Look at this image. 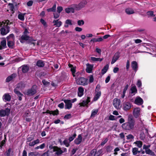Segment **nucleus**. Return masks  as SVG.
Here are the masks:
<instances>
[{
    "mask_svg": "<svg viewBox=\"0 0 156 156\" xmlns=\"http://www.w3.org/2000/svg\"><path fill=\"white\" fill-rule=\"evenodd\" d=\"M135 43L136 44H139L141 43L142 41L140 39H136L133 40Z\"/></svg>",
    "mask_w": 156,
    "mask_h": 156,
    "instance_id": "57",
    "label": "nucleus"
},
{
    "mask_svg": "<svg viewBox=\"0 0 156 156\" xmlns=\"http://www.w3.org/2000/svg\"><path fill=\"white\" fill-rule=\"evenodd\" d=\"M90 101V98L88 97L86 100L83 101L82 102L80 103V105L81 106H84L87 105Z\"/></svg>",
    "mask_w": 156,
    "mask_h": 156,
    "instance_id": "17",
    "label": "nucleus"
},
{
    "mask_svg": "<svg viewBox=\"0 0 156 156\" xmlns=\"http://www.w3.org/2000/svg\"><path fill=\"white\" fill-rule=\"evenodd\" d=\"M138 149L137 148L135 147L133 149L132 152L133 154L135 155L136 154L138 153Z\"/></svg>",
    "mask_w": 156,
    "mask_h": 156,
    "instance_id": "43",
    "label": "nucleus"
},
{
    "mask_svg": "<svg viewBox=\"0 0 156 156\" xmlns=\"http://www.w3.org/2000/svg\"><path fill=\"white\" fill-rule=\"evenodd\" d=\"M42 82L44 85L46 86L48 85L49 84V82L46 81L44 80H43Z\"/></svg>",
    "mask_w": 156,
    "mask_h": 156,
    "instance_id": "58",
    "label": "nucleus"
},
{
    "mask_svg": "<svg viewBox=\"0 0 156 156\" xmlns=\"http://www.w3.org/2000/svg\"><path fill=\"white\" fill-rule=\"evenodd\" d=\"M26 14V13L19 12L18 15V18L20 20L23 21L25 19V16Z\"/></svg>",
    "mask_w": 156,
    "mask_h": 156,
    "instance_id": "18",
    "label": "nucleus"
},
{
    "mask_svg": "<svg viewBox=\"0 0 156 156\" xmlns=\"http://www.w3.org/2000/svg\"><path fill=\"white\" fill-rule=\"evenodd\" d=\"M90 59L91 61L94 62L98 61L101 62L103 60V58H96L94 57H91L90 58Z\"/></svg>",
    "mask_w": 156,
    "mask_h": 156,
    "instance_id": "32",
    "label": "nucleus"
},
{
    "mask_svg": "<svg viewBox=\"0 0 156 156\" xmlns=\"http://www.w3.org/2000/svg\"><path fill=\"white\" fill-rule=\"evenodd\" d=\"M10 109L7 108L5 110H1L0 111V116L3 117L9 114Z\"/></svg>",
    "mask_w": 156,
    "mask_h": 156,
    "instance_id": "8",
    "label": "nucleus"
},
{
    "mask_svg": "<svg viewBox=\"0 0 156 156\" xmlns=\"http://www.w3.org/2000/svg\"><path fill=\"white\" fill-rule=\"evenodd\" d=\"M134 124V121L132 116L129 115L128 116V122L123 124L122 125V127L125 129L130 130L133 128Z\"/></svg>",
    "mask_w": 156,
    "mask_h": 156,
    "instance_id": "1",
    "label": "nucleus"
},
{
    "mask_svg": "<svg viewBox=\"0 0 156 156\" xmlns=\"http://www.w3.org/2000/svg\"><path fill=\"white\" fill-rule=\"evenodd\" d=\"M101 94V91H98L96 93L95 95L94 98V101H96L99 98Z\"/></svg>",
    "mask_w": 156,
    "mask_h": 156,
    "instance_id": "27",
    "label": "nucleus"
},
{
    "mask_svg": "<svg viewBox=\"0 0 156 156\" xmlns=\"http://www.w3.org/2000/svg\"><path fill=\"white\" fill-rule=\"evenodd\" d=\"M29 146L32 147V146H34L35 144L34 141H32L30 142L29 143Z\"/></svg>",
    "mask_w": 156,
    "mask_h": 156,
    "instance_id": "64",
    "label": "nucleus"
},
{
    "mask_svg": "<svg viewBox=\"0 0 156 156\" xmlns=\"http://www.w3.org/2000/svg\"><path fill=\"white\" fill-rule=\"evenodd\" d=\"M25 83L21 82L17 85L15 89H16V90H17V89H21L25 87Z\"/></svg>",
    "mask_w": 156,
    "mask_h": 156,
    "instance_id": "19",
    "label": "nucleus"
},
{
    "mask_svg": "<svg viewBox=\"0 0 156 156\" xmlns=\"http://www.w3.org/2000/svg\"><path fill=\"white\" fill-rule=\"evenodd\" d=\"M14 92L19 97V100L20 101L22 100L21 97L23 96V95L21 94L20 92L18 90H16V89H14Z\"/></svg>",
    "mask_w": 156,
    "mask_h": 156,
    "instance_id": "26",
    "label": "nucleus"
},
{
    "mask_svg": "<svg viewBox=\"0 0 156 156\" xmlns=\"http://www.w3.org/2000/svg\"><path fill=\"white\" fill-rule=\"evenodd\" d=\"M145 152L146 154L151 155H153L154 154V152L149 149L145 151Z\"/></svg>",
    "mask_w": 156,
    "mask_h": 156,
    "instance_id": "41",
    "label": "nucleus"
},
{
    "mask_svg": "<svg viewBox=\"0 0 156 156\" xmlns=\"http://www.w3.org/2000/svg\"><path fill=\"white\" fill-rule=\"evenodd\" d=\"M121 101L118 98H115L114 99L113 101V105L114 107L117 109H118L120 108Z\"/></svg>",
    "mask_w": 156,
    "mask_h": 156,
    "instance_id": "7",
    "label": "nucleus"
},
{
    "mask_svg": "<svg viewBox=\"0 0 156 156\" xmlns=\"http://www.w3.org/2000/svg\"><path fill=\"white\" fill-rule=\"evenodd\" d=\"M84 89L81 87H80L78 88V95L80 97H82L83 94Z\"/></svg>",
    "mask_w": 156,
    "mask_h": 156,
    "instance_id": "20",
    "label": "nucleus"
},
{
    "mask_svg": "<svg viewBox=\"0 0 156 156\" xmlns=\"http://www.w3.org/2000/svg\"><path fill=\"white\" fill-rule=\"evenodd\" d=\"M87 3V2L84 1L81 2L78 5H74L75 9L76 10H79L83 7Z\"/></svg>",
    "mask_w": 156,
    "mask_h": 156,
    "instance_id": "6",
    "label": "nucleus"
},
{
    "mask_svg": "<svg viewBox=\"0 0 156 156\" xmlns=\"http://www.w3.org/2000/svg\"><path fill=\"white\" fill-rule=\"evenodd\" d=\"M108 119L110 120H115V117L114 115H110Z\"/></svg>",
    "mask_w": 156,
    "mask_h": 156,
    "instance_id": "50",
    "label": "nucleus"
},
{
    "mask_svg": "<svg viewBox=\"0 0 156 156\" xmlns=\"http://www.w3.org/2000/svg\"><path fill=\"white\" fill-rule=\"evenodd\" d=\"M129 86L128 84H126L125 86V87L123 90V92L124 93H126V90H127Z\"/></svg>",
    "mask_w": 156,
    "mask_h": 156,
    "instance_id": "59",
    "label": "nucleus"
},
{
    "mask_svg": "<svg viewBox=\"0 0 156 156\" xmlns=\"http://www.w3.org/2000/svg\"><path fill=\"white\" fill-rule=\"evenodd\" d=\"M29 32L27 29H25L23 32V34L20 39V41L21 43H23L25 41L29 39V37L27 35Z\"/></svg>",
    "mask_w": 156,
    "mask_h": 156,
    "instance_id": "4",
    "label": "nucleus"
},
{
    "mask_svg": "<svg viewBox=\"0 0 156 156\" xmlns=\"http://www.w3.org/2000/svg\"><path fill=\"white\" fill-rule=\"evenodd\" d=\"M71 71L73 75V76H76V74H77V73H76V69H71Z\"/></svg>",
    "mask_w": 156,
    "mask_h": 156,
    "instance_id": "48",
    "label": "nucleus"
},
{
    "mask_svg": "<svg viewBox=\"0 0 156 156\" xmlns=\"http://www.w3.org/2000/svg\"><path fill=\"white\" fill-rule=\"evenodd\" d=\"M38 153L37 152H33L30 153L29 154V156H37Z\"/></svg>",
    "mask_w": 156,
    "mask_h": 156,
    "instance_id": "45",
    "label": "nucleus"
},
{
    "mask_svg": "<svg viewBox=\"0 0 156 156\" xmlns=\"http://www.w3.org/2000/svg\"><path fill=\"white\" fill-rule=\"evenodd\" d=\"M6 41L5 40L2 41L0 45V49H4L6 47Z\"/></svg>",
    "mask_w": 156,
    "mask_h": 156,
    "instance_id": "29",
    "label": "nucleus"
},
{
    "mask_svg": "<svg viewBox=\"0 0 156 156\" xmlns=\"http://www.w3.org/2000/svg\"><path fill=\"white\" fill-rule=\"evenodd\" d=\"M75 30L77 31L80 32L81 31L82 29L81 28L78 27H76L75 28Z\"/></svg>",
    "mask_w": 156,
    "mask_h": 156,
    "instance_id": "62",
    "label": "nucleus"
},
{
    "mask_svg": "<svg viewBox=\"0 0 156 156\" xmlns=\"http://www.w3.org/2000/svg\"><path fill=\"white\" fill-rule=\"evenodd\" d=\"M53 23H54V25H56L57 27H60L62 24V23L60 21H58V20H54Z\"/></svg>",
    "mask_w": 156,
    "mask_h": 156,
    "instance_id": "31",
    "label": "nucleus"
},
{
    "mask_svg": "<svg viewBox=\"0 0 156 156\" xmlns=\"http://www.w3.org/2000/svg\"><path fill=\"white\" fill-rule=\"evenodd\" d=\"M73 24L72 21L71 20L68 19L66 20L65 22L64 27L67 28L69 27V25H72Z\"/></svg>",
    "mask_w": 156,
    "mask_h": 156,
    "instance_id": "23",
    "label": "nucleus"
},
{
    "mask_svg": "<svg viewBox=\"0 0 156 156\" xmlns=\"http://www.w3.org/2000/svg\"><path fill=\"white\" fill-rule=\"evenodd\" d=\"M64 102L65 103V108L69 109L71 108L72 104L71 100L68 99L65 100H64Z\"/></svg>",
    "mask_w": 156,
    "mask_h": 156,
    "instance_id": "10",
    "label": "nucleus"
},
{
    "mask_svg": "<svg viewBox=\"0 0 156 156\" xmlns=\"http://www.w3.org/2000/svg\"><path fill=\"white\" fill-rule=\"evenodd\" d=\"M150 145H146L145 144H144L143 146V149L145 150V151L147 150V149H149V148L150 147Z\"/></svg>",
    "mask_w": 156,
    "mask_h": 156,
    "instance_id": "52",
    "label": "nucleus"
},
{
    "mask_svg": "<svg viewBox=\"0 0 156 156\" xmlns=\"http://www.w3.org/2000/svg\"><path fill=\"white\" fill-rule=\"evenodd\" d=\"M143 99L140 97H137L135 100V103L138 105H140L143 103Z\"/></svg>",
    "mask_w": 156,
    "mask_h": 156,
    "instance_id": "16",
    "label": "nucleus"
},
{
    "mask_svg": "<svg viewBox=\"0 0 156 156\" xmlns=\"http://www.w3.org/2000/svg\"><path fill=\"white\" fill-rule=\"evenodd\" d=\"M136 85L139 87H141L142 86V83L141 81L140 80H138Z\"/></svg>",
    "mask_w": 156,
    "mask_h": 156,
    "instance_id": "53",
    "label": "nucleus"
},
{
    "mask_svg": "<svg viewBox=\"0 0 156 156\" xmlns=\"http://www.w3.org/2000/svg\"><path fill=\"white\" fill-rule=\"evenodd\" d=\"M37 66L39 67H42L44 65V63L43 61L39 60L37 62Z\"/></svg>",
    "mask_w": 156,
    "mask_h": 156,
    "instance_id": "28",
    "label": "nucleus"
},
{
    "mask_svg": "<svg viewBox=\"0 0 156 156\" xmlns=\"http://www.w3.org/2000/svg\"><path fill=\"white\" fill-rule=\"evenodd\" d=\"M77 84L83 85H85L87 84V80L83 77H80L78 79L76 80Z\"/></svg>",
    "mask_w": 156,
    "mask_h": 156,
    "instance_id": "5",
    "label": "nucleus"
},
{
    "mask_svg": "<svg viewBox=\"0 0 156 156\" xmlns=\"http://www.w3.org/2000/svg\"><path fill=\"white\" fill-rule=\"evenodd\" d=\"M120 53L117 52L114 55L111 62V64H114L119 58L120 57Z\"/></svg>",
    "mask_w": 156,
    "mask_h": 156,
    "instance_id": "13",
    "label": "nucleus"
},
{
    "mask_svg": "<svg viewBox=\"0 0 156 156\" xmlns=\"http://www.w3.org/2000/svg\"><path fill=\"white\" fill-rule=\"evenodd\" d=\"M14 41H10L9 40L7 41V45L10 48H13L14 45Z\"/></svg>",
    "mask_w": 156,
    "mask_h": 156,
    "instance_id": "25",
    "label": "nucleus"
},
{
    "mask_svg": "<svg viewBox=\"0 0 156 156\" xmlns=\"http://www.w3.org/2000/svg\"><path fill=\"white\" fill-rule=\"evenodd\" d=\"M74 5H75L74 4L72 5L71 7L66 8L65 9L66 12L67 13H69L71 12H74V10H76L74 8Z\"/></svg>",
    "mask_w": 156,
    "mask_h": 156,
    "instance_id": "14",
    "label": "nucleus"
},
{
    "mask_svg": "<svg viewBox=\"0 0 156 156\" xmlns=\"http://www.w3.org/2000/svg\"><path fill=\"white\" fill-rule=\"evenodd\" d=\"M37 89V86L36 85H34L31 89L28 90L24 94L27 95H33L36 93Z\"/></svg>",
    "mask_w": 156,
    "mask_h": 156,
    "instance_id": "3",
    "label": "nucleus"
},
{
    "mask_svg": "<svg viewBox=\"0 0 156 156\" xmlns=\"http://www.w3.org/2000/svg\"><path fill=\"white\" fill-rule=\"evenodd\" d=\"M63 8L61 6H58L57 8V12H58L60 13L62 10Z\"/></svg>",
    "mask_w": 156,
    "mask_h": 156,
    "instance_id": "51",
    "label": "nucleus"
},
{
    "mask_svg": "<svg viewBox=\"0 0 156 156\" xmlns=\"http://www.w3.org/2000/svg\"><path fill=\"white\" fill-rule=\"evenodd\" d=\"M11 99V96L8 93L4 94L3 96V99L6 101H10Z\"/></svg>",
    "mask_w": 156,
    "mask_h": 156,
    "instance_id": "21",
    "label": "nucleus"
},
{
    "mask_svg": "<svg viewBox=\"0 0 156 156\" xmlns=\"http://www.w3.org/2000/svg\"><path fill=\"white\" fill-rule=\"evenodd\" d=\"M133 144H135L139 148L141 147L143 145V143L140 140L136 141L134 142Z\"/></svg>",
    "mask_w": 156,
    "mask_h": 156,
    "instance_id": "30",
    "label": "nucleus"
},
{
    "mask_svg": "<svg viewBox=\"0 0 156 156\" xmlns=\"http://www.w3.org/2000/svg\"><path fill=\"white\" fill-rule=\"evenodd\" d=\"M43 113H47L50 114H52L54 115H57L58 114V110H56L54 111H51L48 110L45 112H43Z\"/></svg>",
    "mask_w": 156,
    "mask_h": 156,
    "instance_id": "22",
    "label": "nucleus"
},
{
    "mask_svg": "<svg viewBox=\"0 0 156 156\" xmlns=\"http://www.w3.org/2000/svg\"><path fill=\"white\" fill-rule=\"evenodd\" d=\"M87 68H93V65L89 64H87Z\"/></svg>",
    "mask_w": 156,
    "mask_h": 156,
    "instance_id": "60",
    "label": "nucleus"
},
{
    "mask_svg": "<svg viewBox=\"0 0 156 156\" xmlns=\"http://www.w3.org/2000/svg\"><path fill=\"white\" fill-rule=\"evenodd\" d=\"M60 13L58 12L57 13H55L54 14V18L55 19L58 18L59 16Z\"/></svg>",
    "mask_w": 156,
    "mask_h": 156,
    "instance_id": "56",
    "label": "nucleus"
},
{
    "mask_svg": "<svg viewBox=\"0 0 156 156\" xmlns=\"http://www.w3.org/2000/svg\"><path fill=\"white\" fill-rule=\"evenodd\" d=\"M16 76V75L15 74H13L9 76L6 79V82H9L11 80H12L13 78L15 77Z\"/></svg>",
    "mask_w": 156,
    "mask_h": 156,
    "instance_id": "24",
    "label": "nucleus"
},
{
    "mask_svg": "<svg viewBox=\"0 0 156 156\" xmlns=\"http://www.w3.org/2000/svg\"><path fill=\"white\" fill-rule=\"evenodd\" d=\"M127 139L128 140H131L134 138V136L131 134H129L126 136Z\"/></svg>",
    "mask_w": 156,
    "mask_h": 156,
    "instance_id": "55",
    "label": "nucleus"
},
{
    "mask_svg": "<svg viewBox=\"0 0 156 156\" xmlns=\"http://www.w3.org/2000/svg\"><path fill=\"white\" fill-rule=\"evenodd\" d=\"M70 33H71V32L70 31H69L67 30L66 31L62 30L60 32V34H61L63 36H66V34H69Z\"/></svg>",
    "mask_w": 156,
    "mask_h": 156,
    "instance_id": "36",
    "label": "nucleus"
},
{
    "mask_svg": "<svg viewBox=\"0 0 156 156\" xmlns=\"http://www.w3.org/2000/svg\"><path fill=\"white\" fill-rule=\"evenodd\" d=\"M71 117H72L71 115L70 114H69L66 115L64 117V118L65 119H67L69 118H71Z\"/></svg>",
    "mask_w": 156,
    "mask_h": 156,
    "instance_id": "49",
    "label": "nucleus"
},
{
    "mask_svg": "<svg viewBox=\"0 0 156 156\" xmlns=\"http://www.w3.org/2000/svg\"><path fill=\"white\" fill-rule=\"evenodd\" d=\"M76 133H74L73 134L72 136H70L69 139V142H71V141H73L75 138V137L76 136Z\"/></svg>",
    "mask_w": 156,
    "mask_h": 156,
    "instance_id": "39",
    "label": "nucleus"
},
{
    "mask_svg": "<svg viewBox=\"0 0 156 156\" xmlns=\"http://www.w3.org/2000/svg\"><path fill=\"white\" fill-rule=\"evenodd\" d=\"M131 65L132 68H137L138 67L137 63L136 61L132 62Z\"/></svg>",
    "mask_w": 156,
    "mask_h": 156,
    "instance_id": "35",
    "label": "nucleus"
},
{
    "mask_svg": "<svg viewBox=\"0 0 156 156\" xmlns=\"http://www.w3.org/2000/svg\"><path fill=\"white\" fill-rule=\"evenodd\" d=\"M94 78L92 76H91L89 77V81L90 83H91L93 82Z\"/></svg>",
    "mask_w": 156,
    "mask_h": 156,
    "instance_id": "63",
    "label": "nucleus"
},
{
    "mask_svg": "<svg viewBox=\"0 0 156 156\" xmlns=\"http://www.w3.org/2000/svg\"><path fill=\"white\" fill-rule=\"evenodd\" d=\"M7 41L9 40L10 41H14V36L13 34H10L7 37Z\"/></svg>",
    "mask_w": 156,
    "mask_h": 156,
    "instance_id": "33",
    "label": "nucleus"
},
{
    "mask_svg": "<svg viewBox=\"0 0 156 156\" xmlns=\"http://www.w3.org/2000/svg\"><path fill=\"white\" fill-rule=\"evenodd\" d=\"M140 108H135L134 109L133 114L134 116L136 118H138L140 115Z\"/></svg>",
    "mask_w": 156,
    "mask_h": 156,
    "instance_id": "11",
    "label": "nucleus"
},
{
    "mask_svg": "<svg viewBox=\"0 0 156 156\" xmlns=\"http://www.w3.org/2000/svg\"><path fill=\"white\" fill-rule=\"evenodd\" d=\"M131 106L132 105L129 102H124L123 104V109L125 111L129 110Z\"/></svg>",
    "mask_w": 156,
    "mask_h": 156,
    "instance_id": "9",
    "label": "nucleus"
},
{
    "mask_svg": "<svg viewBox=\"0 0 156 156\" xmlns=\"http://www.w3.org/2000/svg\"><path fill=\"white\" fill-rule=\"evenodd\" d=\"M108 139L107 138H105V139L103 140L102 142L101 143V145L103 146L108 141Z\"/></svg>",
    "mask_w": 156,
    "mask_h": 156,
    "instance_id": "54",
    "label": "nucleus"
},
{
    "mask_svg": "<svg viewBox=\"0 0 156 156\" xmlns=\"http://www.w3.org/2000/svg\"><path fill=\"white\" fill-rule=\"evenodd\" d=\"M56 5L55 4L53 7L51 8L48 9H47V11L48 12H55L56 10Z\"/></svg>",
    "mask_w": 156,
    "mask_h": 156,
    "instance_id": "37",
    "label": "nucleus"
},
{
    "mask_svg": "<svg viewBox=\"0 0 156 156\" xmlns=\"http://www.w3.org/2000/svg\"><path fill=\"white\" fill-rule=\"evenodd\" d=\"M10 23L8 20L0 22V27H2L0 31L2 35H5L9 32V27L8 26L10 25Z\"/></svg>",
    "mask_w": 156,
    "mask_h": 156,
    "instance_id": "2",
    "label": "nucleus"
},
{
    "mask_svg": "<svg viewBox=\"0 0 156 156\" xmlns=\"http://www.w3.org/2000/svg\"><path fill=\"white\" fill-rule=\"evenodd\" d=\"M126 12L128 14H131L134 13L133 9L131 8H127L126 10Z\"/></svg>",
    "mask_w": 156,
    "mask_h": 156,
    "instance_id": "34",
    "label": "nucleus"
},
{
    "mask_svg": "<svg viewBox=\"0 0 156 156\" xmlns=\"http://www.w3.org/2000/svg\"><path fill=\"white\" fill-rule=\"evenodd\" d=\"M9 5L10 7V10H11L12 12L13 13L14 12V7L13 4L12 3H9Z\"/></svg>",
    "mask_w": 156,
    "mask_h": 156,
    "instance_id": "42",
    "label": "nucleus"
},
{
    "mask_svg": "<svg viewBox=\"0 0 156 156\" xmlns=\"http://www.w3.org/2000/svg\"><path fill=\"white\" fill-rule=\"evenodd\" d=\"M82 137L81 134L78 135V137L74 140L75 144L77 145L79 144L82 141Z\"/></svg>",
    "mask_w": 156,
    "mask_h": 156,
    "instance_id": "15",
    "label": "nucleus"
},
{
    "mask_svg": "<svg viewBox=\"0 0 156 156\" xmlns=\"http://www.w3.org/2000/svg\"><path fill=\"white\" fill-rule=\"evenodd\" d=\"M33 3V2L32 1H30L27 2V5L28 6H30L32 5Z\"/></svg>",
    "mask_w": 156,
    "mask_h": 156,
    "instance_id": "61",
    "label": "nucleus"
},
{
    "mask_svg": "<svg viewBox=\"0 0 156 156\" xmlns=\"http://www.w3.org/2000/svg\"><path fill=\"white\" fill-rule=\"evenodd\" d=\"M98 110L97 109H95L93 110L92 111L91 114V117H94L95 115L97 114L98 112Z\"/></svg>",
    "mask_w": 156,
    "mask_h": 156,
    "instance_id": "44",
    "label": "nucleus"
},
{
    "mask_svg": "<svg viewBox=\"0 0 156 156\" xmlns=\"http://www.w3.org/2000/svg\"><path fill=\"white\" fill-rule=\"evenodd\" d=\"M54 152H56L55 154L58 155L61 154L63 153V151L61 148L56 146H54L53 148Z\"/></svg>",
    "mask_w": 156,
    "mask_h": 156,
    "instance_id": "12",
    "label": "nucleus"
},
{
    "mask_svg": "<svg viewBox=\"0 0 156 156\" xmlns=\"http://www.w3.org/2000/svg\"><path fill=\"white\" fill-rule=\"evenodd\" d=\"M153 13V12L151 11H149L147 12V14L148 15L151 16H155V15H154Z\"/></svg>",
    "mask_w": 156,
    "mask_h": 156,
    "instance_id": "47",
    "label": "nucleus"
},
{
    "mask_svg": "<svg viewBox=\"0 0 156 156\" xmlns=\"http://www.w3.org/2000/svg\"><path fill=\"white\" fill-rule=\"evenodd\" d=\"M131 90L132 94L136 93L137 90L136 87L135 86L132 87L131 88Z\"/></svg>",
    "mask_w": 156,
    "mask_h": 156,
    "instance_id": "38",
    "label": "nucleus"
},
{
    "mask_svg": "<svg viewBox=\"0 0 156 156\" xmlns=\"http://www.w3.org/2000/svg\"><path fill=\"white\" fill-rule=\"evenodd\" d=\"M77 23L78 25L81 26L84 24V22L82 20H79L77 21Z\"/></svg>",
    "mask_w": 156,
    "mask_h": 156,
    "instance_id": "46",
    "label": "nucleus"
},
{
    "mask_svg": "<svg viewBox=\"0 0 156 156\" xmlns=\"http://www.w3.org/2000/svg\"><path fill=\"white\" fill-rule=\"evenodd\" d=\"M69 141L67 140H65L63 141V143L66 147H68L69 145Z\"/></svg>",
    "mask_w": 156,
    "mask_h": 156,
    "instance_id": "40",
    "label": "nucleus"
}]
</instances>
